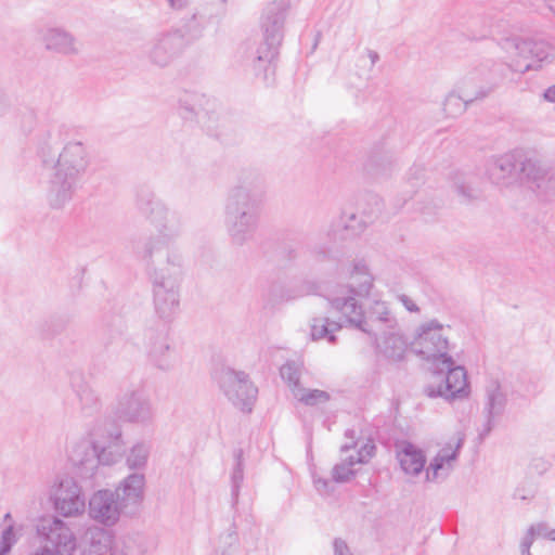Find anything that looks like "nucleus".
Segmentation results:
<instances>
[{
    "label": "nucleus",
    "mask_w": 555,
    "mask_h": 555,
    "mask_svg": "<svg viewBox=\"0 0 555 555\" xmlns=\"http://www.w3.org/2000/svg\"><path fill=\"white\" fill-rule=\"evenodd\" d=\"M147 216L154 232L137 248L152 284L153 304L162 319H171L180 308L184 257L178 244L180 217L162 202H153Z\"/></svg>",
    "instance_id": "nucleus-1"
},
{
    "label": "nucleus",
    "mask_w": 555,
    "mask_h": 555,
    "mask_svg": "<svg viewBox=\"0 0 555 555\" xmlns=\"http://www.w3.org/2000/svg\"><path fill=\"white\" fill-rule=\"evenodd\" d=\"M449 325L436 319L421 323L415 328L411 350L438 369L434 372L433 380L424 388L426 396L451 402L467 398L469 385L466 370L455 365V361L449 354Z\"/></svg>",
    "instance_id": "nucleus-2"
},
{
    "label": "nucleus",
    "mask_w": 555,
    "mask_h": 555,
    "mask_svg": "<svg viewBox=\"0 0 555 555\" xmlns=\"http://www.w3.org/2000/svg\"><path fill=\"white\" fill-rule=\"evenodd\" d=\"M39 156L43 166L52 170L48 181V202L53 208H62L73 199L90 167L89 149L82 141L70 140L55 156L51 144L46 142Z\"/></svg>",
    "instance_id": "nucleus-3"
},
{
    "label": "nucleus",
    "mask_w": 555,
    "mask_h": 555,
    "mask_svg": "<svg viewBox=\"0 0 555 555\" xmlns=\"http://www.w3.org/2000/svg\"><path fill=\"white\" fill-rule=\"evenodd\" d=\"M264 193L262 180L253 173L241 176L237 184L229 189L223 205V223L234 245L242 246L254 238Z\"/></svg>",
    "instance_id": "nucleus-4"
},
{
    "label": "nucleus",
    "mask_w": 555,
    "mask_h": 555,
    "mask_svg": "<svg viewBox=\"0 0 555 555\" xmlns=\"http://www.w3.org/2000/svg\"><path fill=\"white\" fill-rule=\"evenodd\" d=\"M289 9V0H272L264 5L260 16L262 42L246 48V59L256 74L267 70L275 60Z\"/></svg>",
    "instance_id": "nucleus-5"
},
{
    "label": "nucleus",
    "mask_w": 555,
    "mask_h": 555,
    "mask_svg": "<svg viewBox=\"0 0 555 555\" xmlns=\"http://www.w3.org/2000/svg\"><path fill=\"white\" fill-rule=\"evenodd\" d=\"M341 274L346 283L338 284L328 297L332 309L337 311L344 321H361V304L358 298L370 296L374 286V278L362 260L352 261L345 266Z\"/></svg>",
    "instance_id": "nucleus-6"
},
{
    "label": "nucleus",
    "mask_w": 555,
    "mask_h": 555,
    "mask_svg": "<svg viewBox=\"0 0 555 555\" xmlns=\"http://www.w3.org/2000/svg\"><path fill=\"white\" fill-rule=\"evenodd\" d=\"M500 44L507 55V67L514 73L538 70L555 61V46L542 38L507 37Z\"/></svg>",
    "instance_id": "nucleus-7"
},
{
    "label": "nucleus",
    "mask_w": 555,
    "mask_h": 555,
    "mask_svg": "<svg viewBox=\"0 0 555 555\" xmlns=\"http://www.w3.org/2000/svg\"><path fill=\"white\" fill-rule=\"evenodd\" d=\"M503 76L495 73V69L481 66L463 78L459 90L461 94L450 92L443 102V112L449 117L461 115L469 103L482 100L492 93Z\"/></svg>",
    "instance_id": "nucleus-8"
},
{
    "label": "nucleus",
    "mask_w": 555,
    "mask_h": 555,
    "mask_svg": "<svg viewBox=\"0 0 555 555\" xmlns=\"http://www.w3.org/2000/svg\"><path fill=\"white\" fill-rule=\"evenodd\" d=\"M124 447L122 433L115 428L109 435L108 444L98 452V447L89 439H74L67 444V456L74 466L81 467L86 474H93L99 463L111 464L115 457L107 453V449L115 448L119 455Z\"/></svg>",
    "instance_id": "nucleus-9"
},
{
    "label": "nucleus",
    "mask_w": 555,
    "mask_h": 555,
    "mask_svg": "<svg viewBox=\"0 0 555 555\" xmlns=\"http://www.w3.org/2000/svg\"><path fill=\"white\" fill-rule=\"evenodd\" d=\"M114 414L124 423L147 426L154 422L155 409L147 391L142 386L132 385L117 396Z\"/></svg>",
    "instance_id": "nucleus-10"
},
{
    "label": "nucleus",
    "mask_w": 555,
    "mask_h": 555,
    "mask_svg": "<svg viewBox=\"0 0 555 555\" xmlns=\"http://www.w3.org/2000/svg\"><path fill=\"white\" fill-rule=\"evenodd\" d=\"M49 500L54 511L64 518H77L86 512V498L74 477L57 476L49 488Z\"/></svg>",
    "instance_id": "nucleus-11"
},
{
    "label": "nucleus",
    "mask_w": 555,
    "mask_h": 555,
    "mask_svg": "<svg viewBox=\"0 0 555 555\" xmlns=\"http://www.w3.org/2000/svg\"><path fill=\"white\" fill-rule=\"evenodd\" d=\"M36 531L43 543L41 548L46 555H74L77 538L72 528L60 517L42 518Z\"/></svg>",
    "instance_id": "nucleus-12"
},
{
    "label": "nucleus",
    "mask_w": 555,
    "mask_h": 555,
    "mask_svg": "<svg viewBox=\"0 0 555 555\" xmlns=\"http://www.w3.org/2000/svg\"><path fill=\"white\" fill-rule=\"evenodd\" d=\"M186 44L181 29L162 30L152 37L146 55L153 65L166 67L181 54Z\"/></svg>",
    "instance_id": "nucleus-13"
},
{
    "label": "nucleus",
    "mask_w": 555,
    "mask_h": 555,
    "mask_svg": "<svg viewBox=\"0 0 555 555\" xmlns=\"http://www.w3.org/2000/svg\"><path fill=\"white\" fill-rule=\"evenodd\" d=\"M36 40L43 50L64 57L77 56L81 52L78 38L63 26L46 25L36 28Z\"/></svg>",
    "instance_id": "nucleus-14"
},
{
    "label": "nucleus",
    "mask_w": 555,
    "mask_h": 555,
    "mask_svg": "<svg viewBox=\"0 0 555 555\" xmlns=\"http://www.w3.org/2000/svg\"><path fill=\"white\" fill-rule=\"evenodd\" d=\"M220 387L227 398L243 412H250L258 390L242 371L227 369L222 372Z\"/></svg>",
    "instance_id": "nucleus-15"
},
{
    "label": "nucleus",
    "mask_w": 555,
    "mask_h": 555,
    "mask_svg": "<svg viewBox=\"0 0 555 555\" xmlns=\"http://www.w3.org/2000/svg\"><path fill=\"white\" fill-rule=\"evenodd\" d=\"M348 326L358 328L363 333L374 337L382 332L393 330L399 326L397 317L391 312L385 301H375L370 308L369 318H365L363 306L361 305V321H345Z\"/></svg>",
    "instance_id": "nucleus-16"
},
{
    "label": "nucleus",
    "mask_w": 555,
    "mask_h": 555,
    "mask_svg": "<svg viewBox=\"0 0 555 555\" xmlns=\"http://www.w3.org/2000/svg\"><path fill=\"white\" fill-rule=\"evenodd\" d=\"M522 180L540 196L555 195V169L531 154L522 163Z\"/></svg>",
    "instance_id": "nucleus-17"
},
{
    "label": "nucleus",
    "mask_w": 555,
    "mask_h": 555,
    "mask_svg": "<svg viewBox=\"0 0 555 555\" xmlns=\"http://www.w3.org/2000/svg\"><path fill=\"white\" fill-rule=\"evenodd\" d=\"M89 516L104 526H114L126 509L115 492L108 489L95 491L89 499Z\"/></svg>",
    "instance_id": "nucleus-18"
},
{
    "label": "nucleus",
    "mask_w": 555,
    "mask_h": 555,
    "mask_svg": "<svg viewBox=\"0 0 555 555\" xmlns=\"http://www.w3.org/2000/svg\"><path fill=\"white\" fill-rule=\"evenodd\" d=\"M373 338L377 356L391 363L404 361L411 348V343L400 325Z\"/></svg>",
    "instance_id": "nucleus-19"
},
{
    "label": "nucleus",
    "mask_w": 555,
    "mask_h": 555,
    "mask_svg": "<svg viewBox=\"0 0 555 555\" xmlns=\"http://www.w3.org/2000/svg\"><path fill=\"white\" fill-rule=\"evenodd\" d=\"M531 153L524 150H514L504 155L492 158L487 167L490 180L495 184H507L514 178L517 168L522 176V163L530 158Z\"/></svg>",
    "instance_id": "nucleus-20"
},
{
    "label": "nucleus",
    "mask_w": 555,
    "mask_h": 555,
    "mask_svg": "<svg viewBox=\"0 0 555 555\" xmlns=\"http://www.w3.org/2000/svg\"><path fill=\"white\" fill-rule=\"evenodd\" d=\"M462 443L463 439L457 438L455 442L448 443L438 451L426 468V481L441 482L447 479L454 469Z\"/></svg>",
    "instance_id": "nucleus-21"
},
{
    "label": "nucleus",
    "mask_w": 555,
    "mask_h": 555,
    "mask_svg": "<svg viewBox=\"0 0 555 555\" xmlns=\"http://www.w3.org/2000/svg\"><path fill=\"white\" fill-rule=\"evenodd\" d=\"M145 475L132 473L125 477L114 490L126 512L137 508L144 500Z\"/></svg>",
    "instance_id": "nucleus-22"
},
{
    "label": "nucleus",
    "mask_w": 555,
    "mask_h": 555,
    "mask_svg": "<svg viewBox=\"0 0 555 555\" xmlns=\"http://www.w3.org/2000/svg\"><path fill=\"white\" fill-rule=\"evenodd\" d=\"M150 361L159 370H171L176 362V356L170 348L166 333L151 334L147 343Z\"/></svg>",
    "instance_id": "nucleus-23"
},
{
    "label": "nucleus",
    "mask_w": 555,
    "mask_h": 555,
    "mask_svg": "<svg viewBox=\"0 0 555 555\" xmlns=\"http://www.w3.org/2000/svg\"><path fill=\"white\" fill-rule=\"evenodd\" d=\"M397 460L405 475L417 476L425 467V455L421 449L408 441L396 444Z\"/></svg>",
    "instance_id": "nucleus-24"
},
{
    "label": "nucleus",
    "mask_w": 555,
    "mask_h": 555,
    "mask_svg": "<svg viewBox=\"0 0 555 555\" xmlns=\"http://www.w3.org/2000/svg\"><path fill=\"white\" fill-rule=\"evenodd\" d=\"M506 405V396L498 380H490L486 386L485 412L487 422L483 434H489L494 425V420L500 416Z\"/></svg>",
    "instance_id": "nucleus-25"
},
{
    "label": "nucleus",
    "mask_w": 555,
    "mask_h": 555,
    "mask_svg": "<svg viewBox=\"0 0 555 555\" xmlns=\"http://www.w3.org/2000/svg\"><path fill=\"white\" fill-rule=\"evenodd\" d=\"M150 542L143 534L133 533L116 538L111 555H150Z\"/></svg>",
    "instance_id": "nucleus-26"
},
{
    "label": "nucleus",
    "mask_w": 555,
    "mask_h": 555,
    "mask_svg": "<svg viewBox=\"0 0 555 555\" xmlns=\"http://www.w3.org/2000/svg\"><path fill=\"white\" fill-rule=\"evenodd\" d=\"M83 541L88 544L89 553L92 555H105L108 551L109 554L112 553L114 540L111 532L104 528L98 526L87 528Z\"/></svg>",
    "instance_id": "nucleus-27"
},
{
    "label": "nucleus",
    "mask_w": 555,
    "mask_h": 555,
    "mask_svg": "<svg viewBox=\"0 0 555 555\" xmlns=\"http://www.w3.org/2000/svg\"><path fill=\"white\" fill-rule=\"evenodd\" d=\"M179 111L183 118L192 119L197 116L208 103L204 93L184 90L178 98Z\"/></svg>",
    "instance_id": "nucleus-28"
},
{
    "label": "nucleus",
    "mask_w": 555,
    "mask_h": 555,
    "mask_svg": "<svg viewBox=\"0 0 555 555\" xmlns=\"http://www.w3.org/2000/svg\"><path fill=\"white\" fill-rule=\"evenodd\" d=\"M341 327L343 324L331 321L327 317H315L310 322V336L313 340L327 339L330 344H335V333Z\"/></svg>",
    "instance_id": "nucleus-29"
},
{
    "label": "nucleus",
    "mask_w": 555,
    "mask_h": 555,
    "mask_svg": "<svg viewBox=\"0 0 555 555\" xmlns=\"http://www.w3.org/2000/svg\"><path fill=\"white\" fill-rule=\"evenodd\" d=\"M151 454V444L146 441H137L126 454V466L131 470L145 469Z\"/></svg>",
    "instance_id": "nucleus-30"
},
{
    "label": "nucleus",
    "mask_w": 555,
    "mask_h": 555,
    "mask_svg": "<svg viewBox=\"0 0 555 555\" xmlns=\"http://www.w3.org/2000/svg\"><path fill=\"white\" fill-rule=\"evenodd\" d=\"M294 399L307 406H317L330 401L331 395L327 391L311 388L294 389Z\"/></svg>",
    "instance_id": "nucleus-31"
},
{
    "label": "nucleus",
    "mask_w": 555,
    "mask_h": 555,
    "mask_svg": "<svg viewBox=\"0 0 555 555\" xmlns=\"http://www.w3.org/2000/svg\"><path fill=\"white\" fill-rule=\"evenodd\" d=\"M301 366L295 362H287L280 369L282 379L288 385V388L294 396V389L301 388Z\"/></svg>",
    "instance_id": "nucleus-32"
},
{
    "label": "nucleus",
    "mask_w": 555,
    "mask_h": 555,
    "mask_svg": "<svg viewBox=\"0 0 555 555\" xmlns=\"http://www.w3.org/2000/svg\"><path fill=\"white\" fill-rule=\"evenodd\" d=\"M77 397L82 411L88 413L98 411L101 406V400L98 392L88 385L80 387Z\"/></svg>",
    "instance_id": "nucleus-33"
},
{
    "label": "nucleus",
    "mask_w": 555,
    "mask_h": 555,
    "mask_svg": "<svg viewBox=\"0 0 555 555\" xmlns=\"http://www.w3.org/2000/svg\"><path fill=\"white\" fill-rule=\"evenodd\" d=\"M359 464L354 455H349L344 459L340 463L336 464L332 469V477L336 482L349 481L354 475V465Z\"/></svg>",
    "instance_id": "nucleus-34"
},
{
    "label": "nucleus",
    "mask_w": 555,
    "mask_h": 555,
    "mask_svg": "<svg viewBox=\"0 0 555 555\" xmlns=\"http://www.w3.org/2000/svg\"><path fill=\"white\" fill-rule=\"evenodd\" d=\"M319 291V285L312 281L302 282L296 289H287L281 295V300H292L301 296L313 295Z\"/></svg>",
    "instance_id": "nucleus-35"
},
{
    "label": "nucleus",
    "mask_w": 555,
    "mask_h": 555,
    "mask_svg": "<svg viewBox=\"0 0 555 555\" xmlns=\"http://www.w3.org/2000/svg\"><path fill=\"white\" fill-rule=\"evenodd\" d=\"M18 535L15 530L14 524L7 525L1 533L0 540V555H8L12 546L17 542Z\"/></svg>",
    "instance_id": "nucleus-36"
},
{
    "label": "nucleus",
    "mask_w": 555,
    "mask_h": 555,
    "mask_svg": "<svg viewBox=\"0 0 555 555\" xmlns=\"http://www.w3.org/2000/svg\"><path fill=\"white\" fill-rule=\"evenodd\" d=\"M244 480V469H243V463H242V456L241 453L236 454V464L233 468L232 475H231V487H232V498L234 503L237 502L238 493L241 486Z\"/></svg>",
    "instance_id": "nucleus-37"
},
{
    "label": "nucleus",
    "mask_w": 555,
    "mask_h": 555,
    "mask_svg": "<svg viewBox=\"0 0 555 555\" xmlns=\"http://www.w3.org/2000/svg\"><path fill=\"white\" fill-rule=\"evenodd\" d=\"M18 124L24 130H30L36 124V113L33 109L25 108L18 115Z\"/></svg>",
    "instance_id": "nucleus-38"
},
{
    "label": "nucleus",
    "mask_w": 555,
    "mask_h": 555,
    "mask_svg": "<svg viewBox=\"0 0 555 555\" xmlns=\"http://www.w3.org/2000/svg\"><path fill=\"white\" fill-rule=\"evenodd\" d=\"M375 446L372 441H367L364 443L361 449L358 451L357 456H354L356 461L359 464L366 463L374 454Z\"/></svg>",
    "instance_id": "nucleus-39"
},
{
    "label": "nucleus",
    "mask_w": 555,
    "mask_h": 555,
    "mask_svg": "<svg viewBox=\"0 0 555 555\" xmlns=\"http://www.w3.org/2000/svg\"><path fill=\"white\" fill-rule=\"evenodd\" d=\"M396 298L409 312L420 313V307L410 296L405 294H398Z\"/></svg>",
    "instance_id": "nucleus-40"
},
{
    "label": "nucleus",
    "mask_w": 555,
    "mask_h": 555,
    "mask_svg": "<svg viewBox=\"0 0 555 555\" xmlns=\"http://www.w3.org/2000/svg\"><path fill=\"white\" fill-rule=\"evenodd\" d=\"M334 553L335 555H351L347 543L341 539L334 541Z\"/></svg>",
    "instance_id": "nucleus-41"
},
{
    "label": "nucleus",
    "mask_w": 555,
    "mask_h": 555,
    "mask_svg": "<svg viewBox=\"0 0 555 555\" xmlns=\"http://www.w3.org/2000/svg\"><path fill=\"white\" fill-rule=\"evenodd\" d=\"M535 535L533 534V529H528L527 533L525 534L521 543H520V550L528 551L530 550Z\"/></svg>",
    "instance_id": "nucleus-42"
},
{
    "label": "nucleus",
    "mask_w": 555,
    "mask_h": 555,
    "mask_svg": "<svg viewBox=\"0 0 555 555\" xmlns=\"http://www.w3.org/2000/svg\"><path fill=\"white\" fill-rule=\"evenodd\" d=\"M10 108L9 98L0 90V117H3Z\"/></svg>",
    "instance_id": "nucleus-43"
},
{
    "label": "nucleus",
    "mask_w": 555,
    "mask_h": 555,
    "mask_svg": "<svg viewBox=\"0 0 555 555\" xmlns=\"http://www.w3.org/2000/svg\"><path fill=\"white\" fill-rule=\"evenodd\" d=\"M530 529H533V534L535 537H544V538H545V533H547V531H548V528H547L546 524H544V522H539L537 525H532L530 527Z\"/></svg>",
    "instance_id": "nucleus-44"
},
{
    "label": "nucleus",
    "mask_w": 555,
    "mask_h": 555,
    "mask_svg": "<svg viewBox=\"0 0 555 555\" xmlns=\"http://www.w3.org/2000/svg\"><path fill=\"white\" fill-rule=\"evenodd\" d=\"M314 486H315L317 490L320 493H327L328 492L330 482L326 479L315 478L314 479Z\"/></svg>",
    "instance_id": "nucleus-45"
},
{
    "label": "nucleus",
    "mask_w": 555,
    "mask_h": 555,
    "mask_svg": "<svg viewBox=\"0 0 555 555\" xmlns=\"http://www.w3.org/2000/svg\"><path fill=\"white\" fill-rule=\"evenodd\" d=\"M172 10H181L189 4V0H166Z\"/></svg>",
    "instance_id": "nucleus-46"
},
{
    "label": "nucleus",
    "mask_w": 555,
    "mask_h": 555,
    "mask_svg": "<svg viewBox=\"0 0 555 555\" xmlns=\"http://www.w3.org/2000/svg\"><path fill=\"white\" fill-rule=\"evenodd\" d=\"M543 99L546 101V102H550V103H555V85L548 87L544 93H543Z\"/></svg>",
    "instance_id": "nucleus-47"
},
{
    "label": "nucleus",
    "mask_w": 555,
    "mask_h": 555,
    "mask_svg": "<svg viewBox=\"0 0 555 555\" xmlns=\"http://www.w3.org/2000/svg\"><path fill=\"white\" fill-rule=\"evenodd\" d=\"M455 190L459 195L463 196L464 198L470 197V189L463 185V184H456Z\"/></svg>",
    "instance_id": "nucleus-48"
},
{
    "label": "nucleus",
    "mask_w": 555,
    "mask_h": 555,
    "mask_svg": "<svg viewBox=\"0 0 555 555\" xmlns=\"http://www.w3.org/2000/svg\"><path fill=\"white\" fill-rule=\"evenodd\" d=\"M366 54L371 61V65L374 66L377 63V61L379 60L378 53L373 50H366Z\"/></svg>",
    "instance_id": "nucleus-49"
},
{
    "label": "nucleus",
    "mask_w": 555,
    "mask_h": 555,
    "mask_svg": "<svg viewBox=\"0 0 555 555\" xmlns=\"http://www.w3.org/2000/svg\"><path fill=\"white\" fill-rule=\"evenodd\" d=\"M546 8L555 17V0H544Z\"/></svg>",
    "instance_id": "nucleus-50"
},
{
    "label": "nucleus",
    "mask_w": 555,
    "mask_h": 555,
    "mask_svg": "<svg viewBox=\"0 0 555 555\" xmlns=\"http://www.w3.org/2000/svg\"><path fill=\"white\" fill-rule=\"evenodd\" d=\"M356 219H357V216L356 215H351L350 216V221L348 223H346V228L347 229H351V230H357V228L351 223Z\"/></svg>",
    "instance_id": "nucleus-51"
},
{
    "label": "nucleus",
    "mask_w": 555,
    "mask_h": 555,
    "mask_svg": "<svg viewBox=\"0 0 555 555\" xmlns=\"http://www.w3.org/2000/svg\"><path fill=\"white\" fill-rule=\"evenodd\" d=\"M13 524V520H12V515L10 513H7L3 517V524H4V527L9 524Z\"/></svg>",
    "instance_id": "nucleus-52"
},
{
    "label": "nucleus",
    "mask_w": 555,
    "mask_h": 555,
    "mask_svg": "<svg viewBox=\"0 0 555 555\" xmlns=\"http://www.w3.org/2000/svg\"><path fill=\"white\" fill-rule=\"evenodd\" d=\"M545 538L555 541V529L548 530L547 533H545Z\"/></svg>",
    "instance_id": "nucleus-53"
},
{
    "label": "nucleus",
    "mask_w": 555,
    "mask_h": 555,
    "mask_svg": "<svg viewBox=\"0 0 555 555\" xmlns=\"http://www.w3.org/2000/svg\"><path fill=\"white\" fill-rule=\"evenodd\" d=\"M29 555H46V553H43V550L40 547L39 550H37L36 552L30 553Z\"/></svg>",
    "instance_id": "nucleus-54"
},
{
    "label": "nucleus",
    "mask_w": 555,
    "mask_h": 555,
    "mask_svg": "<svg viewBox=\"0 0 555 555\" xmlns=\"http://www.w3.org/2000/svg\"><path fill=\"white\" fill-rule=\"evenodd\" d=\"M371 221V218L369 217L367 220H362L361 221V224L359 225V230H361L363 227H365V224Z\"/></svg>",
    "instance_id": "nucleus-55"
},
{
    "label": "nucleus",
    "mask_w": 555,
    "mask_h": 555,
    "mask_svg": "<svg viewBox=\"0 0 555 555\" xmlns=\"http://www.w3.org/2000/svg\"><path fill=\"white\" fill-rule=\"evenodd\" d=\"M353 446H348V444H345L341 447V452H346L348 450H350Z\"/></svg>",
    "instance_id": "nucleus-56"
},
{
    "label": "nucleus",
    "mask_w": 555,
    "mask_h": 555,
    "mask_svg": "<svg viewBox=\"0 0 555 555\" xmlns=\"http://www.w3.org/2000/svg\"><path fill=\"white\" fill-rule=\"evenodd\" d=\"M520 552H521V555H532V554L530 553V550H528V551L520 550Z\"/></svg>",
    "instance_id": "nucleus-57"
}]
</instances>
